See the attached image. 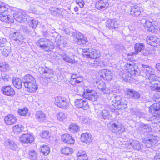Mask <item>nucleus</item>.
Returning a JSON list of instances; mask_svg holds the SVG:
<instances>
[{"mask_svg": "<svg viewBox=\"0 0 160 160\" xmlns=\"http://www.w3.org/2000/svg\"><path fill=\"white\" fill-rule=\"evenodd\" d=\"M23 80L24 86L28 92H33L37 91L38 87L33 76L30 74H27L23 78Z\"/></svg>", "mask_w": 160, "mask_h": 160, "instance_id": "f257e3e1", "label": "nucleus"}, {"mask_svg": "<svg viewBox=\"0 0 160 160\" xmlns=\"http://www.w3.org/2000/svg\"><path fill=\"white\" fill-rule=\"evenodd\" d=\"M149 112L153 114V118L155 119L152 122L153 127H160V104L154 103L149 108Z\"/></svg>", "mask_w": 160, "mask_h": 160, "instance_id": "f03ea898", "label": "nucleus"}, {"mask_svg": "<svg viewBox=\"0 0 160 160\" xmlns=\"http://www.w3.org/2000/svg\"><path fill=\"white\" fill-rule=\"evenodd\" d=\"M8 8V6L3 3H0V20L5 22L12 23L13 22V20L11 16L8 15L2 14L7 11Z\"/></svg>", "mask_w": 160, "mask_h": 160, "instance_id": "7ed1b4c3", "label": "nucleus"}, {"mask_svg": "<svg viewBox=\"0 0 160 160\" xmlns=\"http://www.w3.org/2000/svg\"><path fill=\"white\" fill-rule=\"evenodd\" d=\"M54 103L58 107L66 109L69 108V103L66 98L61 96L54 98Z\"/></svg>", "mask_w": 160, "mask_h": 160, "instance_id": "20e7f679", "label": "nucleus"}, {"mask_svg": "<svg viewBox=\"0 0 160 160\" xmlns=\"http://www.w3.org/2000/svg\"><path fill=\"white\" fill-rule=\"evenodd\" d=\"M144 26L148 31L153 33L157 32L159 29V26L157 22L152 19L146 20Z\"/></svg>", "mask_w": 160, "mask_h": 160, "instance_id": "39448f33", "label": "nucleus"}, {"mask_svg": "<svg viewBox=\"0 0 160 160\" xmlns=\"http://www.w3.org/2000/svg\"><path fill=\"white\" fill-rule=\"evenodd\" d=\"M125 69L126 72L131 73L132 76H138L140 74L139 69L132 62H127L125 66Z\"/></svg>", "mask_w": 160, "mask_h": 160, "instance_id": "423d86ee", "label": "nucleus"}, {"mask_svg": "<svg viewBox=\"0 0 160 160\" xmlns=\"http://www.w3.org/2000/svg\"><path fill=\"white\" fill-rule=\"evenodd\" d=\"M82 55L90 58L96 59L99 58L100 56L99 51L93 48H89L87 49H83Z\"/></svg>", "mask_w": 160, "mask_h": 160, "instance_id": "0eeeda50", "label": "nucleus"}, {"mask_svg": "<svg viewBox=\"0 0 160 160\" xmlns=\"http://www.w3.org/2000/svg\"><path fill=\"white\" fill-rule=\"evenodd\" d=\"M111 130L113 132L118 134L123 133L125 131L124 126L121 123H113L112 125Z\"/></svg>", "mask_w": 160, "mask_h": 160, "instance_id": "6e6552de", "label": "nucleus"}, {"mask_svg": "<svg viewBox=\"0 0 160 160\" xmlns=\"http://www.w3.org/2000/svg\"><path fill=\"white\" fill-rule=\"evenodd\" d=\"M74 102L75 106L78 108L87 110L89 108L87 101L85 99H77Z\"/></svg>", "mask_w": 160, "mask_h": 160, "instance_id": "1a4fd4ad", "label": "nucleus"}, {"mask_svg": "<svg viewBox=\"0 0 160 160\" xmlns=\"http://www.w3.org/2000/svg\"><path fill=\"white\" fill-rule=\"evenodd\" d=\"M126 146L129 149L132 148L133 149L139 151L141 149L142 145L138 141L131 140L127 142Z\"/></svg>", "mask_w": 160, "mask_h": 160, "instance_id": "9d476101", "label": "nucleus"}, {"mask_svg": "<svg viewBox=\"0 0 160 160\" xmlns=\"http://www.w3.org/2000/svg\"><path fill=\"white\" fill-rule=\"evenodd\" d=\"M74 39L78 44H85L88 41L87 38L83 37V35L79 32H76L74 34Z\"/></svg>", "mask_w": 160, "mask_h": 160, "instance_id": "9b49d317", "label": "nucleus"}, {"mask_svg": "<svg viewBox=\"0 0 160 160\" xmlns=\"http://www.w3.org/2000/svg\"><path fill=\"white\" fill-rule=\"evenodd\" d=\"M38 70L41 74L44 75L48 79H50L49 76L53 74V71L48 67H40L39 68Z\"/></svg>", "mask_w": 160, "mask_h": 160, "instance_id": "f8f14e48", "label": "nucleus"}, {"mask_svg": "<svg viewBox=\"0 0 160 160\" xmlns=\"http://www.w3.org/2000/svg\"><path fill=\"white\" fill-rule=\"evenodd\" d=\"M34 140V137L30 134H24L20 137V140L24 143H31Z\"/></svg>", "mask_w": 160, "mask_h": 160, "instance_id": "ddd939ff", "label": "nucleus"}, {"mask_svg": "<svg viewBox=\"0 0 160 160\" xmlns=\"http://www.w3.org/2000/svg\"><path fill=\"white\" fill-rule=\"evenodd\" d=\"M13 16L14 19L19 22L25 21L27 19L26 12L23 10L18 12H15Z\"/></svg>", "mask_w": 160, "mask_h": 160, "instance_id": "4468645a", "label": "nucleus"}, {"mask_svg": "<svg viewBox=\"0 0 160 160\" xmlns=\"http://www.w3.org/2000/svg\"><path fill=\"white\" fill-rule=\"evenodd\" d=\"M101 72L102 74L100 75V78L108 81H110L112 80L113 77L112 71L108 69H103L102 70Z\"/></svg>", "mask_w": 160, "mask_h": 160, "instance_id": "2eb2a0df", "label": "nucleus"}, {"mask_svg": "<svg viewBox=\"0 0 160 160\" xmlns=\"http://www.w3.org/2000/svg\"><path fill=\"white\" fill-rule=\"evenodd\" d=\"M158 137L152 136L150 139H149L143 140L142 142L145 144L146 146L148 148L153 146L157 143L158 142Z\"/></svg>", "mask_w": 160, "mask_h": 160, "instance_id": "dca6fc26", "label": "nucleus"}, {"mask_svg": "<svg viewBox=\"0 0 160 160\" xmlns=\"http://www.w3.org/2000/svg\"><path fill=\"white\" fill-rule=\"evenodd\" d=\"M2 92L5 95L11 96H13L15 93L13 88L10 86L3 87L2 88Z\"/></svg>", "mask_w": 160, "mask_h": 160, "instance_id": "f3484780", "label": "nucleus"}, {"mask_svg": "<svg viewBox=\"0 0 160 160\" xmlns=\"http://www.w3.org/2000/svg\"><path fill=\"white\" fill-rule=\"evenodd\" d=\"M109 4L107 0H100L96 3L95 8L99 10L105 9L108 7Z\"/></svg>", "mask_w": 160, "mask_h": 160, "instance_id": "a211bd4d", "label": "nucleus"}, {"mask_svg": "<svg viewBox=\"0 0 160 160\" xmlns=\"http://www.w3.org/2000/svg\"><path fill=\"white\" fill-rule=\"evenodd\" d=\"M62 141L68 144H73L75 142V140L72 137L68 134H65L62 136Z\"/></svg>", "mask_w": 160, "mask_h": 160, "instance_id": "6ab92c4d", "label": "nucleus"}, {"mask_svg": "<svg viewBox=\"0 0 160 160\" xmlns=\"http://www.w3.org/2000/svg\"><path fill=\"white\" fill-rule=\"evenodd\" d=\"M81 140L82 142L86 144H89L92 141V137L90 133L88 132L83 133L81 135Z\"/></svg>", "mask_w": 160, "mask_h": 160, "instance_id": "aec40b11", "label": "nucleus"}, {"mask_svg": "<svg viewBox=\"0 0 160 160\" xmlns=\"http://www.w3.org/2000/svg\"><path fill=\"white\" fill-rule=\"evenodd\" d=\"M5 123L8 125H12L15 124L17 121L16 117L13 115H8L4 118Z\"/></svg>", "mask_w": 160, "mask_h": 160, "instance_id": "412c9836", "label": "nucleus"}, {"mask_svg": "<svg viewBox=\"0 0 160 160\" xmlns=\"http://www.w3.org/2000/svg\"><path fill=\"white\" fill-rule=\"evenodd\" d=\"M127 95L129 98L135 99H138L140 97V94L138 92L130 89L127 90Z\"/></svg>", "mask_w": 160, "mask_h": 160, "instance_id": "4be33fe9", "label": "nucleus"}, {"mask_svg": "<svg viewBox=\"0 0 160 160\" xmlns=\"http://www.w3.org/2000/svg\"><path fill=\"white\" fill-rule=\"evenodd\" d=\"M142 69L143 72L147 77L154 73V70L152 67L147 65H142Z\"/></svg>", "mask_w": 160, "mask_h": 160, "instance_id": "5701e85b", "label": "nucleus"}, {"mask_svg": "<svg viewBox=\"0 0 160 160\" xmlns=\"http://www.w3.org/2000/svg\"><path fill=\"white\" fill-rule=\"evenodd\" d=\"M106 25L109 29H113L118 28L119 26L118 22L114 19H109L107 21Z\"/></svg>", "mask_w": 160, "mask_h": 160, "instance_id": "b1692460", "label": "nucleus"}, {"mask_svg": "<svg viewBox=\"0 0 160 160\" xmlns=\"http://www.w3.org/2000/svg\"><path fill=\"white\" fill-rule=\"evenodd\" d=\"M11 52L10 47L8 46H0V54L6 57L8 56Z\"/></svg>", "mask_w": 160, "mask_h": 160, "instance_id": "393cba45", "label": "nucleus"}, {"mask_svg": "<svg viewBox=\"0 0 160 160\" xmlns=\"http://www.w3.org/2000/svg\"><path fill=\"white\" fill-rule=\"evenodd\" d=\"M35 118L40 122L46 120L45 113L41 111H37L35 114Z\"/></svg>", "mask_w": 160, "mask_h": 160, "instance_id": "a878e982", "label": "nucleus"}, {"mask_svg": "<svg viewBox=\"0 0 160 160\" xmlns=\"http://www.w3.org/2000/svg\"><path fill=\"white\" fill-rule=\"evenodd\" d=\"M4 145L6 147L10 149L15 150L17 146L15 142L12 140L7 139L4 142Z\"/></svg>", "mask_w": 160, "mask_h": 160, "instance_id": "bb28decb", "label": "nucleus"}, {"mask_svg": "<svg viewBox=\"0 0 160 160\" xmlns=\"http://www.w3.org/2000/svg\"><path fill=\"white\" fill-rule=\"evenodd\" d=\"M130 12V14L134 17L139 16L140 13L139 8L136 5L131 7Z\"/></svg>", "mask_w": 160, "mask_h": 160, "instance_id": "cd10ccee", "label": "nucleus"}, {"mask_svg": "<svg viewBox=\"0 0 160 160\" xmlns=\"http://www.w3.org/2000/svg\"><path fill=\"white\" fill-rule=\"evenodd\" d=\"M122 102L124 100V98H122L119 95H117L114 98V99L113 100L112 102V107L111 108L112 109V107L113 108H115L118 105L120 104L121 101Z\"/></svg>", "mask_w": 160, "mask_h": 160, "instance_id": "c85d7f7f", "label": "nucleus"}, {"mask_svg": "<svg viewBox=\"0 0 160 160\" xmlns=\"http://www.w3.org/2000/svg\"><path fill=\"white\" fill-rule=\"evenodd\" d=\"M12 83L13 85L18 89H21L22 87V82L21 79L18 78H13L12 79Z\"/></svg>", "mask_w": 160, "mask_h": 160, "instance_id": "c756f323", "label": "nucleus"}, {"mask_svg": "<svg viewBox=\"0 0 160 160\" xmlns=\"http://www.w3.org/2000/svg\"><path fill=\"white\" fill-rule=\"evenodd\" d=\"M57 119L61 122H65L67 119V115L63 112H60L57 113Z\"/></svg>", "mask_w": 160, "mask_h": 160, "instance_id": "7c9ffc66", "label": "nucleus"}, {"mask_svg": "<svg viewBox=\"0 0 160 160\" xmlns=\"http://www.w3.org/2000/svg\"><path fill=\"white\" fill-rule=\"evenodd\" d=\"M132 75L131 73L126 71H123L121 74H120L121 77L123 79L124 81L127 82L130 80Z\"/></svg>", "mask_w": 160, "mask_h": 160, "instance_id": "2f4dec72", "label": "nucleus"}, {"mask_svg": "<svg viewBox=\"0 0 160 160\" xmlns=\"http://www.w3.org/2000/svg\"><path fill=\"white\" fill-rule=\"evenodd\" d=\"M122 102H121L120 104H119L115 108H113L112 107V111L113 112H115L116 113H118L119 112L117 111V110H120L121 109H123L125 108H127V104L126 103H122Z\"/></svg>", "mask_w": 160, "mask_h": 160, "instance_id": "473e14b6", "label": "nucleus"}, {"mask_svg": "<svg viewBox=\"0 0 160 160\" xmlns=\"http://www.w3.org/2000/svg\"><path fill=\"white\" fill-rule=\"evenodd\" d=\"M18 112L20 116L29 117L30 116V113L28 112V110L27 108H23L19 109Z\"/></svg>", "mask_w": 160, "mask_h": 160, "instance_id": "72a5a7b5", "label": "nucleus"}, {"mask_svg": "<svg viewBox=\"0 0 160 160\" xmlns=\"http://www.w3.org/2000/svg\"><path fill=\"white\" fill-rule=\"evenodd\" d=\"M45 44L46 45L44 50L46 51H51L54 48V46L53 43L49 40L47 39V41L46 42V43Z\"/></svg>", "mask_w": 160, "mask_h": 160, "instance_id": "f704fd0d", "label": "nucleus"}, {"mask_svg": "<svg viewBox=\"0 0 160 160\" xmlns=\"http://www.w3.org/2000/svg\"><path fill=\"white\" fill-rule=\"evenodd\" d=\"M45 44L46 45L44 50L46 51H51L54 48V46L53 43L49 40L47 39V41L46 42V43Z\"/></svg>", "mask_w": 160, "mask_h": 160, "instance_id": "c9c22d12", "label": "nucleus"}, {"mask_svg": "<svg viewBox=\"0 0 160 160\" xmlns=\"http://www.w3.org/2000/svg\"><path fill=\"white\" fill-rule=\"evenodd\" d=\"M47 41V39L45 38H40L37 42V45L38 46L40 47V48L44 50L45 44L46 43V42Z\"/></svg>", "mask_w": 160, "mask_h": 160, "instance_id": "e433bc0d", "label": "nucleus"}, {"mask_svg": "<svg viewBox=\"0 0 160 160\" xmlns=\"http://www.w3.org/2000/svg\"><path fill=\"white\" fill-rule=\"evenodd\" d=\"M62 153L66 155L71 154L73 152L72 148L68 147L62 148L61 150Z\"/></svg>", "mask_w": 160, "mask_h": 160, "instance_id": "4c0bfd02", "label": "nucleus"}, {"mask_svg": "<svg viewBox=\"0 0 160 160\" xmlns=\"http://www.w3.org/2000/svg\"><path fill=\"white\" fill-rule=\"evenodd\" d=\"M41 151L44 155L47 156L49 153L50 149L48 145H44L41 146Z\"/></svg>", "mask_w": 160, "mask_h": 160, "instance_id": "58836bf2", "label": "nucleus"}, {"mask_svg": "<svg viewBox=\"0 0 160 160\" xmlns=\"http://www.w3.org/2000/svg\"><path fill=\"white\" fill-rule=\"evenodd\" d=\"M62 59L65 61L70 63L72 64H75L77 62L74 59L71 58L69 56L66 55V54L62 55Z\"/></svg>", "mask_w": 160, "mask_h": 160, "instance_id": "ea45409f", "label": "nucleus"}, {"mask_svg": "<svg viewBox=\"0 0 160 160\" xmlns=\"http://www.w3.org/2000/svg\"><path fill=\"white\" fill-rule=\"evenodd\" d=\"M69 130L72 132H75L79 131V127L77 125L72 123L69 126Z\"/></svg>", "mask_w": 160, "mask_h": 160, "instance_id": "a19ab883", "label": "nucleus"}, {"mask_svg": "<svg viewBox=\"0 0 160 160\" xmlns=\"http://www.w3.org/2000/svg\"><path fill=\"white\" fill-rule=\"evenodd\" d=\"M8 68V65L4 62H0V70L5 72Z\"/></svg>", "mask_w": 160, "mask_h": 160, "instance_id": "79ce46f5", "label": "nucleus"}, {"mask_svg": "<svg viewBox=\"0 0 160 160\" xmlns=\"http://www.w3.org/2000/svg\"><path fill=\"white\" fill-rule=\"evenodd\" d=\"M100 114L104 119H107L110 117V113L107 110L104 109L100 112Z\"/></svg>", "mask_w": 160, "mask_h": 160, "instance_id": "37998d69", "label": "nucleus"}, {"mask_svg": "<svg viewBox=\"0 0 160 160\" xmlns=\"http://www.w3.org/2000/svg\"><path fill=\"white\" fill-rule=\"evenodd\" d=\"M96 82L98 88L100 90V91L104 88H105V83L102 80H100L97 81Z\"/></svg>", "mask_w": 160, "mask_h": 160, "instance_id": "c03bdc74", "label": "nucleus"}, {"mask_svg": "<svg viewBox=\"0 0 160 160\" xmlns=\"http://www.w3.org/2000/svg\"><path fill=\"white\" fill-rule=\"evenodd\" d=\"M135 51L138 53L141 52L144 48V46L142 43H136L134 46Z\"/></svg>", "mask_w": 160, "mask_h": 160, "instance_id": "a18cd8bd", "label": "nucleus"}, {"mask_svg": "<svg viewBox=\"0 0 160 160\" xmlns=\"http://www.w3.org/2000/svg\"><path fill=\"white\" fill-rule=\"evenodd\" d=\"M23 129V127L21 124H17L14 126L12 128L14 132H20L22 131Z\"/></svg>", "mask_w": 160, "mask_h": 160, "instance_id": "49530a36", "label": "nucleus"}, {"mask_svg": "<svg viewBox=\"0 0 160 160\" xmlns=\"http://www.w3.org/2000/svg\"><path fill=\"white\" fill-rule=\"evenodd\" d=\"M38 24V21L36 20L32 19L29 22V24L30 26L32 28H36Z\"/></svg>", "mask_w": 160, "mask_h": 160, "instance_id": "de8ad7c7", "label": "nucleus"}, {"mask_svg": "<svg viewBox=\"0 0 160 160\" xmlns=\"http://www.w3.org/2000/svg\"><path fill=\"white\" fill-rule=\"evenodd\" d=\"M29 158L31 160H35L37 157V154L34 151H30L29 152Z\"/></svg>", "mask_w": 160, "mask_h": 160, "instance_id": "09e8293b", "label": "nucleus"}, {"mask_svg": "<svg viewBox=\"0 0 160 160\" xmlns=\"http://www.w3.org/2000/svg\"><path fill=\"white\" fill-rule=\"evenodd\" d=\"M148 77V79L149 80L151 83L158 80V77L155 75L154 74V73H152Z\"/></svg>", "mask_w": 160, "mask_h": 160, "instance_id": "8fccbe9b", "label": "nucleus"}, {"mask_svg": "<svg viewBox=\"0 0 160 160\" xmlns=\"http://www.w3.org/2000/svg\"><path fill=\"white\" fill-rule=\"evenodd\" d=\"M155 38H154V37L153 36H149L147 37L146 40L147 43L151 46H153L154 44L153 40Z\"/></svg>", "mask_w": 160, "mask_h": 160, "instance_id": "3c124183", "label": "nucleus"}, {"mask_svg": "<svg viewBox=\"0 0 160 160\" xmlns=\"http://www.w3.org/2000/svg\"><path fill=\"white\" fill-rule=\"evenodd\" d=\"M72 81V82H71L72 85H75L77 84H79L81 82H83V78L82 77H79L77 78L76 79Z\"/></svg>", "mask_w": 160, "mask_h": 160, "instance_id": "603ef678", "label": "nucleus"}, {"mask_svg": "<svg viewBox=\"0 0 160 160\" xmlns=\"http://www.w3.org/2000/svg\"><path fill=\"white\" fill-rule=\"evenodd\" d=\"M91 90L87 89L83 93V97L87 99H91Z\"/></svg>", "mask_w": 160, "mask_h": 160, "instance_id": "864d4df0", "label": "nucleus"}, {"mask_svg": "<svg viewBox=\"0 0 160 160\" xmlns=\"http://www.w3.org/2000/svg\"><path fill=\"white\" fill-rule=\"evenodd\" d=\"M91 99L94 101L96 100L98 97L97 93L94 91H91Z\"/></svg>", "mask_w": 160, "mask_h": 160, "instance_id": "5fc2aeb1", "label": "nucleus"}, {"mask_svg": "<svg viewBox=\"0 0 160 160\" xmlns=\"http://www.w3.org/2000/svg\"><path fill=\"white\" fill-rule=\"evenodd\" d=\"M19 35V33L17 32H15L12 34H10L11 38L14 40L17 41L18 40V36Z\"/></svg>", "mask_w": 160, "mask_h": 160, "instance_id": "6e6d98bb", "label": "nucleus"}, {"mask_svg": "<svg viewBox=\"0 0 160 160\" xmlns=\"http://www.w3.org/2000/svg\"><path fill=\"white\" fill-rule=\"evenodd\" d=\"M49 132L48 131L42 132L40 134V136L43 138H47L49 137Z\"/></svg>", "mask_w": 160, "mask_h": 160, "instance_id": "4d7b16f0", "label": "nucleus"}, {"mask_svg": "<svg viewBox=\"0 0 160 160\" xmlns=\"http://www.w3.org/2000/svg\"><path fill=\"white\" fill-rule=\"evenodd\" d=\"M77 158L79 157H82L83 156H87L86 154V152L82 150H79L77 153Z\"/></svg>", "mask_w": 160, "mask_h": 160, "instance_id": "13d9d810", "label": "nucleus"}, {"mask_svg": "<svg viewBox=\"0 0 160 160\" xmlns=\"http://www.w3.org/2000/svg\"><path fill=\"white\" fill-rule=\"evenodd\" d=\"M80 121L83 123H88V119L87 117H85L83 116H80L79 117Z\"/></svg>", "mask_w": 160, "mask_h": 160, "instance_id": "bf43d9fd", "label": "nucleus"}, {"mask_svg": "<svg viewBox=\"0 0 160 160\" xmlns=\"http://www.w3.org/2000/svg\"><path fill=\"white\" fill-rule=\"evenodd\" d=\"M154 38L155 39H154L155 40H153V45H154L153 46L156 47L158 45H160V39L155 37H154Z\"/></svg>", "mask_w": 160, "mask_h": 160, "instance_id": "052dcab7", "label": "nucleus"}, {"mask_svg": "<svg viewBox=\"0 0 160 160\" xmlns=\"http://www.w3.org/2000/svg\"><path fill=\"white\" fill-rule=\"evenodd\" d=\"M101 92L103 94H109L110 92V89L108 88H107L106 87L105 88H104L103 89L101 90Z\"/></svg>", "mask_w": 160, "mask_h": 160, "instance_id": "680f3d73", "label": "nucleus"}, {"mask_svg": "<svg viewBox=\"0 0 160 160\" xmlns=\"http://www.w3.org/2000/svg\"><path fill=\"white\" fill-rule=\"evenodd\" d=\"M76 3L79 5L81 8H82L84 5L83 0H76Z\"/></svg>", "mask_w": 160, "mask_h": 160, "instance_id": "e2e57ef3", "label": "nucleus"}, {"mask_svg": "<svg viewBox=\"0 0 160 160\" xmlns=\"http://www.w3.org/2000/svg\"><path fill=\"white\" fill-rule=\"evenodd\" d=\"M1 78L4 81H8L9 79V76L7 75H6L5 74H2Z\"/></svg>", "mask_w": 160, "mask_h": 160, "instance_id": "0e129e2a", "label": "nucleus"}, {"mask_svg": "<svg viewBox=\"0 0 160 160\" xmlns=\"http://www.w3.org/2000/svg\"><path fill=\"white\" fill-rule=\"evenodd\" d=\"M7 42L6 39L5 38H0V46L4 44Z\"/></svg>", "mask_w": 160, "mask_h": 160, "instance_id": "69168bd1", "label": "nucleus"}, {"mask_svg": "<svg viewBox=\"0 0 160 160\" xmlns=\"http://www.w3.org/2000/svg\"><path fill=\"white\" fill-rule=\"evenodd\" d=\"M154 160H160V152H158L156 153L154 157Z\"/></svg>", "mask_w": 160, "mask_h": 160, "instance_id": "338daca9", "label": "nucleus"}, {"mask_svg": "<svg viewBox=\"0 0 160 160\" xmlns=\"http://www.w3.org/2000/svg\"><path fill=\"white\" fill-rule=\"evenodd\" d=\"M160 97V94L159 93L155 94L154 95V97L153 99L156 101V100L157 99H158Z\"/></svg>", "mask_w": 160, "mask_h": 160, "instance_id": "774afa93", "label": "nucleus"}]
</instances>
